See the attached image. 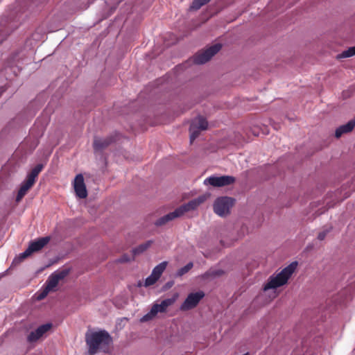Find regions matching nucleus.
<instances>
[{
	"label": "nucleus",
	"instance_id": "c85d7f7f",
	"mask_svg": "<svg viewBox=\"0 0 355 355\" xmlns=\"http://www.w3.org/2000/svg\"><path fill=\"white\" fill-rule=\"evenodd\" d=\"M51 291H49L46 287L38 295L37 299L41 300L44 299Z\"/></svg>",
	"mask_w": 355,
	"mask_h": 355
},
{
	"label": "nucleus",
	"instance_id": "dca6fc26",
	"mask_svg": "<svg viewBox=\"0 0 355 355\" xmlns=\"http://www.w3.org/2000/svg\"><path fill=\"white\" fill-rule=\"evenodd\" d=\"M355 126V120H350L345 125L338 127L335 132L336 138L340 137L343 134L350 132Z\"/></svg>",
	"mask_w": 355,
	"mask_h": 355
},
{
	"label": "nucleus",
	"instance_id": "0eeeda50",
	"mask_svg": "<svg viewBox=\"0 0 355 355\" xmlns=\"http://www.w3.org/2000/svg\"><path fill=\"white\" fill-rule=\"evenodd\" d=\"M234 201L233 198L227 196L217 198L214 204V212L220 216L228 214L230 208L234 204Z\"/></svg>",
	"mask_w": 355,
	"mask_h": 355
},
{
	"label": "nucleus",
	"instance_id": "aec40b11",
	"mask_svg": "<svg viewBox=\"0 0 355 355\" xmlns=\"http://www.w3.org/2000/svg\"><path fill=\"white\" fill-rule=\"evenodd\" d=\"M43 168V165L41 164H39L36 165L31 171L28 174L26 179L33 182V183L35 182L36 178L38 176L39 173L42 171Z\"/></svg>",
	"mask_w": 355,
	"mask_h": 355
},
{
	"label": "nucleus",
	"instance_id": "2f4dec72",
	"mask_svg": "<svg viewBox=\"0 0 355 355\" xmlns=\"http://www.w3.org/2000/svg\"><path fill=\"white\" fill-rule=\"evenodd\" d=\"M3 40H4V38L0 39V44L3 42Z\"/></svg>",
	"mask_w": 355,
	"mask_h": 355
},
{
	"label": "nucleus",
	"instance_id": "9d476101",
	"mask_svg": "<svg viewBox=\"0 0 355 355\" xmlns=\"http://www.w3.org/2000/svg\"><path fill=\"white\" fill-rule=\"evenodd\" d=\"M235 180V178L231 175L210 176L204 180V184L214 187H221L232 184Z\"/></svg>",
	"mask_w": 355,
	"mask_h": 355
},
{
	"label": "nucleus",
	"instance_id": "f257e3e1",
	"mask_svg": "<svg viewBox=\"0 0 355 355\" xmlns=\"http://www.w3.org/2000/svg\"><path fill=\"white\" fill-rule=\"evenodd\" d=\"M85 341L89 355H94L100 347L107 346L112 341L110 334L105 330L86 334Z\"/></svg>",
	"mask_w": 355,
	"mask_h": 355
},
{
	"label": "nucleus",
	"instance_id": "4be33fe9",
	"mask_svg": "<svg viewBox=\"0 0 355 355\" xmlns=\"http://www.w3.org/2000/svg\"><path fill=\"white\" fill-rule=\"evenodd\" d=\"M167 264H168L167 261H163V262L160 263L159 264H158L153 268L151 274L153 275L154 276H155L157 278L159 279L162 274L165 270V269L167 266Z\"/></svg>",
	"mask_w": 355,
	"mask_h": 355
},
{
	"label": "nucleus",
	"instance_id": "9b49d317",
	"mask_svg": "<svg viewBox=\"0 0 355 355\" xmlns=\"http://www.w3.org/2000/svg\"><path fill=\"white\" fill-rule=\"evenodd\" d=\"M69 273V270L64 269L52 273L46 282V287L49 291H54L59 282L64 279Z\"/></svg>",
	"mask_w": 355,
	"mask_h": 355
},
{
	"label": "nucleus",
	"instance_id": "6ab92c4d",
	"mask_svg": "<svg viewBox=\"0 0 355 355\" xmlns=\"http://www.w3.org/2000/svg\"><path fill=\"white\" fill-rule=\"evenodd\" d=\"M152 243H153V241L150 240V241H148L138 245L137 248L132 249V259H135V256L139 255V254L143 253L144 252H145L148 248H149L150 247Z\"/></svg>",
	"mask_w": 355,
	"mask_h": 355
},
{
	"label": "nucleus",
	"instance_id": "a211bd4d",
	"mask_svg": "<svg viewBox=\"0 0 355 355\" xmlns=\"http://www.w3.org/2000/svg\"><path fill=\"white\" fill-rule=\"evenodd\" d=\"M180 215L176 209L174 211H172L156 220L155 225L156 226H162L166 225L168 222L173 220V219L180 217Z\"/></svg>",
	"mask_w": 355,
	"mask_h": 355
},
{
	"label": "nucleus",
	"instance_id": "7c9ffc66",
	"mask_svg": "<svg viewBox=\"0 0 355 355\" xmlns=\"http://www.w3.org/2000/svg\"><path fill=\"white\" fill-rule=\"evenodd\" d=\"M224 273V271L222 270H216L211 272V275L213 276H220Z\"/></svg>",
	"mask_w": 355,
	"mask_h": 355
},
{
	"label": "nucleus",
	"instance_id": "bb28decb",
	"mask_svg": "<svg viewBox=\"0 0 355 355\" xmlns=\"http://www.w3.org/2000/svg\"><path fill=\"white\" fill-rule=\"evenodd\" d=\"M19 62V53H16L15 55H13L11 58H10V60L9 61V66L10 67H13L14 65H17Z\"/></svg>",
	"mask_w": 355,
	"mask_h": 355
},
{
	"label": "nucleus",
	"instance_id": "20e7f679",
	"mask_svg": "<svg viewBox=\"0 0 355 355\" xmlns=\"http://www.w3.org/2000/svg\"><path fill=\"white\" fill-rule=\"evenodd\" d=\"M176 300V297L167 298L161 302L160 304L153 305L150 311L142 317L141 322H146L153 319L158 313H164L168 306L173 305Z\"/></svg>",
	"mask_w": 355,
	"mask_h": 355
},
{
	"label": "nucleus",
	"instance_id": "1a4fd4ad",
	"mask_svg": "<svg viewBox=\"0 0 355 355\" xmlns=\"http://www.w3.org/2000/svg\"><path fill=\"white\" fill-rule=\"evenodd\" d=\"M204 297L205 293L202 291L189 293L184 302L181 304L180 310L185 311L196 307Z\"/></svg>",
	"mask_w": 355,
	"mask_h": 355
},
{
	"label": "nucleus",
	"instance_id": "f03ea898",
	"mask_svg": "<svg viewBox=\"0 0 355 355\" xmlns=\"http://www.w3.org/2000/svg\"><path fill=\"white\" fill-rule=\"evenodd\" d=\"M297 265V262H293L276 275L270 276L268 282L264 285L263 290L268 291L272 288H277L286 284L295 270Z\"/></svg>",
	"mask_w": 355,
	"mask_h": 355
},
{
	"label": "nucleus",
	"instance_id": "6e6552de",
	"mask_svg": "<svg viewBox=\"0 0 355 355\" xmlns=\"http://www.w3.org/2000/svg\"><path fill=\"white\" fill-rule=\"evenodd\" d=\"M49 241L50 238L49 236H45L31 242L28 248L19 254V258L21 260H23L33 252L40 251L49 242Z\"/></svg>",
	"mask_w": 355,
	"mask_h": 355
},
{
	"label": "nucleus",
	"instance_id": "423d86ee",
	"mask_svg": "<svg viewBox=\"0 0 355 355\" xmlns=\"http://www.w3.org/2000/svg\"><path fill=\"white\" fill-rule=\"evenodd\" d=\"M221 47L220 44H216L205 51L196 53L193 57V62L198 64H205L216 54L221 49Z\"/></svg>",
	"mask_w": 355,
	"mask_h": 355
},
{
	"label": "nucleus",
	"instance_id": "393cba45",
	"mask_svg": "<svg viewBox=\"0 0 355 355\" xmlns=\"http://www.w3.org/2000/svg\"><path fill=\"white\" fill-rule=\"evenodd\" d=\"M193 263L189 262L185 266L181 268L178 270L177 274L178 276H182L187 272H188L193 268Z\"/></svg>",
	"mask_w": 355,
	"mask_h": 355
},
{
	"label": "nucleus",
	"instance_id": "4468645a",
	"mask_svg": "<svg viewBox=\"0 0 355 355\" xmlns=\"http://www.w3.org/2000/svg\"><path fill=\"white\" fill-rule=\"evenodd\" d=\"M52 327L51 323H46L37 327L35 331H31L28 336V340L31 343L35 342L40 339L45 333Z\"/></svg>",
	"mask_w": 355,
	"mask_h": 355
},
{
	"label": "nucleus",
	"instance_id": "7ed1b4c3",
	"mask_svg": "<svg viewBox=\"0 0 355 355\" xmlns=\"http://www.w3.org/2000/svg\"><path fill=\"white\" fill-rule=\"evenodd\" d=\"M297 265V262H293L276 275L270 276L268 282L264 285L263 290L268 291L272 288H277L286 284L295 270Z\"/></svg>",
	"mask_w": 355,
	"mask_h": 355
},
{
	"label": "nucleus",
	"instance_id": "cd10ccee",
	"mask_svg": "<svg viewBox=\"0 0 355 355\" xmlns=\"http://www.w3.org/2000/svg\"><path fill=\"white\" fill-rule=\"evenodd\" d=\"M131 260H133L132 257H130L128 254H124L117 260V262L125 263V262H128Z\"/></svg>",
	"mask_w": 355,
	"mask_h": 355
},
{
	"label": "nucleus",
	"instance_id": "f8f14e48",
	"mask_svg": "<svg viewBox=\"0 0 355 355\" xmlns=\"http://www.w3.org/2000/svg\"><path fill=\"white\" fill-rule=\"evenodd\" d=\"M73 189L76 195L80 198H85L87 196V191L82 174H78L73 181Z\"/></svg>",
	"mask_w": 355,
	"mask_h": 355
},
{
	"label": "nucleus",
	"instance_id": "ddd939ff",
	"mask_svg": "<svg viewBox=\"0 0 355 355\" xmlns=\"http://www.w3.org/2000/svg\"><path fill=\"white\" fill-rule=\"evenodd\" d=\"M206 198L205 196H201L177 208L180 216L189 211L196 209L200 204L206 200Z\"/></svg>",
	"mask_w": 355,
	"mask_h": 355
},
{
	"label": "nucleus",
	"instance_id": "5701e85b",
	"mask_svg": "<svg viewBox=\"0 0 355 355\" xmlns=\"http://www.w3.org/2000/svg\"><path fill=\"white\" fill-rule=\"evenodd\" d=\"M210 1L211 0H193L190 6V9L197 10Z\"/></svg>",
	"mask_w": 355,
	"mask_h": 355
},
{
	"label": "nucleus",
	"instance_id": "c756f323",
	"mask_svg": "<svg viewBox=\"0 0 355 355\" xmlns=\"http://www.w3.org/2000/svg\"><path fill=\"white\" fill-rule=\"evenodd\" d=\"M329 232V230H324L321 232H320L318 234V239L320 240V241H322L325 239L327 233Z\"/></svg>",
	"mask_w": 355,
	"mask_h": 355
},
{
	"label": "nucleus",
	"instance_id": "412c9836",
	"mask_svg": "<svg viewBox=\"0 0 355 355\" xmlns=\"http://www.w3.org/2000/svg\"><path fill=\"white\" fill-rule=\"evenodd\" d=\"M43 168V165L41 164H39L36 165L31 171L28 174L26 179L33 182V183L35 182L36 178L38 176L39 173L42 171Z\"/></svg>",
	"mask_w": 355,
	"mask_h": 355
},
{
	"label": "nucleus",
	"instance_id": "a878e982",
	"mask_svg": "<svg viewBox=\"0 0 355 355\" xmlns=\"http://www.w3.org/2000/svg\"><path fill=\"white\" fill-rule=\"evenodd\" d=\"M158 279H159L158 278H157L155 276H154L153 275L151 274L149 277H148L146 279L145 286H149L153 285L154 284L156 283V282Z\"/></svg>",
	"mask_w": 355,
	"mask_h": 355
},
{
	"label": "nucleus",
	"instance_id": "f3484780",
	"mask_svg": "<svg viewBox=\"0 0 355 355\" xmlns=\"http://www.w3.org/2000/svg\"><path fill=\"white\" fill-rule=\"evenodd\" d=\"M35 183L33 182L26 179L21 184L20 189L17 193V197H16V201L19 202L21 200V199L24 197V196L26 194L28 191L33 186Z\"/></svg>",
	"mask_w": 355,
	"mask_h": 355
},
{
	"label": "nucleus",
	"instance_id": "b1692460",
	"mask_svg": "<svg viewBox=\"0 0 355 355\" xmlns=\"http://www.w3.org/2000/svg\"><path fill=\"white\" fill-rule=\"evenodd\" d=\"M355 55V46L349 48L347 50L343 51L338 55V58H349Z\"/></svg>",
	"mask_w": 355,
	"mask_h": 355
},
{
	"label": "nucleus",
	"instance_id": "2eb2a0df",
	"mask_svg": "<svg viewBox=\"0 0 355 355\" xmlns=\"http://www.w3.org/2000/svg\"><path fill=\"white\" fill-rule=\"evenodd\" d=\"M114 141L112 136L106 138H95L94 140V149L96 151L102 150L107 148Z\"/></svg>",
	"mask_w": 355,
	"mask_h": 355
},
{
	"label": "nucleus",
	"instance_id": "39448f33",
	"mask_svg": "<svg viewBox=\"0 0 355 355\" xmlns=\"http://www.w3.org/2000/svg\"><path fill=\"white\" fill-rule=\"evenodd\" d=\"M207 128L208 122L205 117L198 116L193 119L189 128L191 144L198 137L201 131L206 130Z\"/></svg>",
	"mask_w": 355,
	"mask_h": 355
}]
</instances>
